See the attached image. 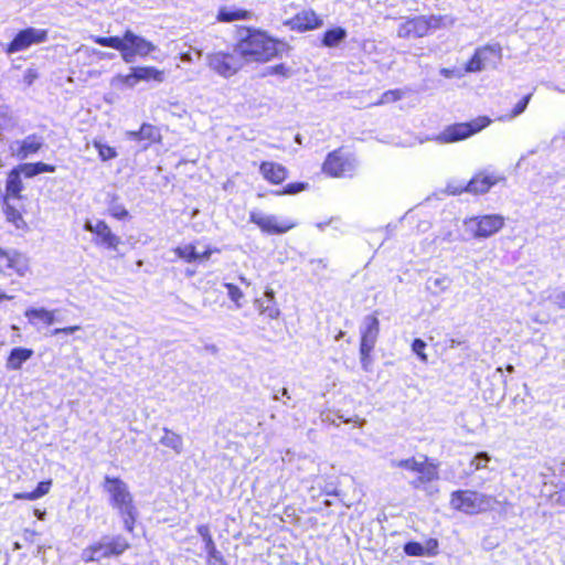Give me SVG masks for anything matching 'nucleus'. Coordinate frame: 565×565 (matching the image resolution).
Segmentation results:
<instances>
[{
    "label": "nucleus",
    "mask_w": 565,
    "mask_h": 565,
    "mask_svg": "<svg viewBox=\"0 0 565 565\" xmlns=\"http://www.w3.org/2000/svg\"><path fill=\"white\" fill-rule=\"evenodd\" d=\"M307 188V184L303 182H296L287 184L282 191L277 192V194H297L303 191Z\"/></svg>",
    "instance_id": "nucleus-48"
},
{
    "label": "nucleus",
    "mask_w": 565,
    "mask_h": 565,
    "mask_svg": "<svg viewBox=\"0 0 565 565\" xmlns=\"http://www.w3.org/2000/svg\"><path fill=\"white\" fill-rule=\"evenodd\" d=\"M450 284V278L445 275L439 277H429L426 281V289L434 295H439L446 291Z\"/></svg>",
    "instance_id": "nucleus-30"
},
{
    "label": "nucleus",
    "mask_w": 565,
    "mask_h": 565,
    "mask_svg": "<svg viewBox=\"0 0 565 565\" xmlns=\"http://www.w3.org/2000/svg\"><path fill=\"white\" fill-rule=\"evenodd\" d=\"M23 190V184L21 180V174L15 170L12 169L7 178L6 183V191H7V198H20V193Z\"/></svg>",
    "instance_id": "nucleus-29"
},
{
    "label": "nucleus",
    "mask_w": 565,
    "mask_h": 565,
    "mask_svg": "<svg viewBox=\"0 0 565 565\" xmlns=\"http://www.w3.org/2000/svg\"><path fill=\"white\" fill-rule=\"evenodd\" d=\"M502 58L500 44H486L478 47L465 66L467 73H478L488 68H495Z\"/></svg>",
    "instance_id": "nucleus-6"
},
{
    "label": "nucleus",
    "mask_w": 565,
    "mask_h": 565,
    "mask_svg": "<svg viewBox=\"0 0 565 565\" xmlns=\"http://www.w3.org/2000/svg\"><path fill=\"white\" fill-rule=\"evenodd\" d=\"M34 514L36 515L38 519L43 520L45 516V511H40V510L35 509Z\"/></svg>",
    "instance_id": "nucleus-63"
},
{
    "label": "nucleus",
    "mask_w": 565,
    "mask_h": 565,
    "mask_svg": "<svg viewBox=\"0 0 565 565\" xmlns=\"http://www.w3.org/2000/svg\"><path fill=\"white\" fill-rule=\"evenodd\" d=\"M402 98V92L399 89L387 90L382 94L376 105H383L392 102L399 100Z\"/></svg>",
    "instance_id": "nucleus-46"
},
{
    "label": "nucleus",
    "mask_w": 565,
    "mask_h": 565,
    "mask_svg": "<svg viewBox=\"0 0 565 565\" xmlns=\"http://www.w3.org/2000/svg\"><path fill=\"white\" fill-rule=\"evenodd\" d=\"M126 136L129 140L140 141L141 135H139V130H130L126 132Z\"/></svg>",
    "instance_id": "nucleus-59"
},
{
    "label": "nucleus",
    "mask_w": 565,
    "mask_h": 565,
    "mask_svg": "<svg viewBox=\"0 0 565 565\" xmlns=\"http://www.w3.org/2000/svg\"><path fill=\"white\" fill-rule=\"evenodd\" d=\"M424 547H425L426 555L434 556L437 554L438 542H437V540L430 539L429 541H427V543Z\"/></svg>",
    "instance_id": "nucleus-53"
},
{
    "label": "nucleus",
    "mask_w": 565,
    "mask_h": 565,
    "mask_svg": "<svg viewBox=\"0 0 565 565\" xmlns=\"http://www.w3.org/2000/svg\"><path fill=\"white\" fill-rule=\"evenodd\" d=\"M109 41V36L106 38V36H95L94 38V42L102 45V46H106L108 47V42Z\"/></svg>",
    "instance_id": "nucleus-60"
},
{
    "label": "nucleus",
    "mask_w": 565,
    "mask_h": 565,
    "mask_svg": "<svg viewBox=\"0 0 565 565\" xmlns=\"http://www.w3.org/2000/svg\"><path fill=\"white\" fill-rule=\"evenodd\" d=\"M279 394H282V396H287V397H289V396H288V390H287V388H285V387H284V388H281V390H279V391H277V392L273 395V398H274V399H276V401H278V399H279Z\"/></svg>",
    "instance_id": "nucleus-61"
},
{
    "label": "nucleus",
    "mask_w": 565,
    "mask_h": 565,
    "mask_svg": "<svg viewBox=\"0 0 565 565\" xmlns=\"http://www.w3.org/2000/svg\"><path fill=\"white\" fill-rule=\"evenodd\" d=\"M174 254L186 263H195L199 260V250L194 244H185L173 249Z\"/></svg>",
    "instance_id": "nucleus-33"
},
{
    "label": "nucleus",
    "mask_w": 565,
    "mask_h": 565,
    "mask_svg": "<svg viewBox=\"0 0 565 565\" xmlns=\"http://www.w3.org/2000/svg\"><path fill=\"white\" fill-rule=\"evenodd\" d=\"M109 213L117 220H122L128 215V211L122 205H113L109 207Z\"/></svg>",
    "instance_id": "nucleus-51"
},
{
    "label": "nucleus",
    "mask_w": 565,
    "mask_h": 565,
    "mask_svg": "<svg viewBox=\"0 0 565 565\" xmlns=\"http://www.w3.org/2000/svg\"><path fill=\"white\" fill-rule=\"evenodd\" d=\"M491 460V456L486 452L481 451L478 452L471 460L470 466L473 467L475 470H481L487 468V463Z\"/></svg>",
    "instance_id": "nucleus-42"
},
{
    "label": "nucleus",
    "mask_w": 565,
    "mask_h": 565,
    "mask_svg": "<svg viewBox=\"0 0 565 565\" xmlns=\"http://www.w3.org/2000/svg\"><path fill=\"white\" fill-rule=\"evenodd\" d=\"M160 444L172 449L177 455L183 451L182 436L168 428H163V436L160 438Z\"/></svg>",
    "instance_id": "nucleus-28"
},
{
    "label": "nucleus",
    "mask_w": 565,
    "mask_h": 565,
    "mask_svg": "<svg viewBox=\"0 0 565 565\" xmlns=\"http://www.w3.org/2000/svg\"><path fill=\"white\" fill-rule=\"evenodd\" d=\"M33 355V350L26 348H14L11 350L6 367L8 370H20L22 364L26 362Z\"/></svg>",
    "instance_id": "nucleus-24"
},
{
    "label": "nucleus",
    "mask_w": 565,
    "mask_h": 565,
    "mask_svg": "<svg viewBox=\"0 0 565 565\" xmlns=\"http://www.w3.org/2000/svg\"><path fill=\"white\" fill-rule=\"evenodd\" d=\"M426 348V343L422 339H415L412 344V350L417 356L423 361H427V355L424 350Z\"/></svg>",
    "instance_id": "nucleus-47"
},
{
    "label": "nucleus",
    "mask_w": 565,
    "mask_h": 565,
    "mask_svg": "<svg viewBox=\"0 0 565 565\" xmlns=\"http://www.w3.org/2000/svg\"><path fill=\"white\" fill-rule=\"evenodd\" d=\"M404 552L405 554L409 556H424L425 547L418 542H408L404 545Z\"/></svg>",
    "instance_id": "nucleus-44"
},
{
    "label": "nucleus",
    "mask_w": 565,
    "mask_h": 565,
    "mask_svg": "<svg viewBox=\"0 0 565 565\" xmlns=\"http://www.w3.org/2000/svg\"><path fill=\"white\" fill-rule=\"evenodd\" d=\"M95 545L99 555V559L110 556H118L129 547L127 540L120 535L103 536L98 542L95 543Z\"/></svg>",
    "instance_id": "nucleus-14"
},
{
    "label": "nucleus",
    "mask_w": 565,
    "mask_h": 565,
    "mask_svg": "<svg viewBox=\"0 0 565 565\" xmlns=\"http://www.w3.org/2000/svg\"><path fill=\"white\" fill-rule=\"evenodd\" d=\"M547 299L558 309H565V289L556 288L547 297Z\"/></svg>",
    "instance_id": "nucleus-41"
},
{
    "label": "nucleus",
    "mask_w": 565,
    "mask_h": 565,
    "mask_svg": "<svg viewBox=\"0 0 565 565\" xmlns=\"http://www.w3.org/2000/svg\"><path fill=\"white\" fill-rule=\"evenodd\" d=\"M51 486H52L51 480L41 481L38 484V487L35 488V490L33 491L35 499H40V498L44 497L45 494H47L50 492Z\"/></svg>",
    "instance_id": "nucleus-49"
},
{
    "label": "nucleus",
    "mask_w": 565,
    "mask_h": 565,
    "mask_svg": "<svg viewBox=\"0 0 565 565\" xmlns=\"http://www.w3.org/2000/svg\"><path fill=\"white\" fill-rule=\"evenodd\" d=\"M255 305L260 315H265L270 319H277L280 315L275 301V292L273 289L265 290L264 298L256 299Z\"/></svg>",
    "instance_id": "nucleus-22"
},
{
    "label": "nucleus",
    "mask_w": 565,
    "mask_h": 565,
    "mask_svg": "<svg viewBox=\"0 0 565 565\" xmlns=\"http://www.w3.org/2000/svg\"><path fill=\"white\" fill-rule=\"evenodd\" d=\"M84 230L95 234V243L106 247L107 249L117 250L121 243L120 237L114 234L110 227L104 221L98 220L95 223L92 221H86L84 224Z\"/></svg>",
    "instance_id": "nucleus-11"
},
{
    "label": "nucleus",
    "mask_w": 565,
    "mask_h": 565,
    "mask_svg": "<svg viewBox=\"0 0 565 565\" xmlns=\"http://www.w3.org/2000/svg\"><path fill=\"white\" fill-rule=\"evenodd\" d=\"M440 74L446 77V78H451V77H455V76H460L459 73H456L455 70H450V68H441L440 70Z\"/></svg>",
    "instance_id": "nucleus-58"
},
{
    "label": "nucleus",
    "mask_w": 565,
    "mask_h": 565,
    "mask_svg": "<svg viewBox=\"0 0 565 565\" xmlns=\"http://www.w3.org/2000/svg\"><path fill=\"white\" fill-rule=\"evenodd\" d=\"M250 15L252 13L244 9L236 7H222L217 13V20L220 22H233L236 20H247Z\"/></svg>",
    "instance_id": "nucleus-27"
},
{
    "label": "nucleus",
    "mask_w": 565,
    "mask_h": 565,
    "mask_svg": "<svg viewBox=\"0 0 565 565\" xmlns=\"http://www.w3.org/2000/svg\"><path fill=\"white\" fill-rule=\"evenodd\" d=\"M43 146V140L36 135H29L23 140L14 141L10 149L18 159L24 160L36 153Z\"/></svg>",
    "instance_id": "nucleus-17"
},
{
    "label": "nucleus",
    "mask_w": 565,
    "mask_h": 565,
    "mask_svg": "<svg viewBox=\"0 0 565 565\" xmlns=\"http://www.w3.org/2000/svg\"><path fill=\"white\" fill-rule=\"evenodd\" d=\"M102 487L109 495V504L122 519L124 527L131 532L138 516V510L128 484L118 477L105 476Z\"/></svg>",
    "instance_id": "nucleus-2"
},
{
    "label": "nucleus",
    "mask_w": 565,
    "mask_h": 565,
    "mask_svg": "<svg viewBox=\"0 0 565 565\" xmlns=\"http://www.w3.org/2000/svg\"><path fill=\"white\" fill-rule=\"evenodd\" d=\"M13 498L15 500H30V501L36 500L33 491L32 492H18V493L13 494Z\"/></svg>",
    "instance_id": "nucleus-57"
},
{
    "label": "nucleus",
    "mask_w": 565,
    "mask_h": 565,
    "mask_svg": "<svg viewBox=\"0 0 565 565\" xmlns=\"http://www.w3.org/2000/svg\"><path fill=\"white\" fill-rule=\"evenodd\" d=\"M321 22V19L312 10H303L292 19L294 26L300 30L316 29Z\"/></svg>",
    "instance_id": "nucleus-23"
},
{
    "label": "nucleus",
    "mask_w": 565,
    "mask_h": 565,
    "mask_svg": "<svg viewBox=\"0 0 565 565\" xmlns=\"http://www.w3.org/2000/svg\"><path fill=\"white\" fill-rule=\"evenodd\" d=\"M81 558L85 563L100 561L95 543L82 551Z\"/></svg>",
    "instance_id": "nucleus-45"
},
{
    "label": "nucleus",
    "mask_w": 565,
    "mask_h": 565,
    "mask_svg": "<svg viewBox=\"0 0 565 565\" xmlns=\"http://www.w3.org/2000/svg\"><path fill=\"white\" fill-rule=\"evenodd\" d=\"M532 98V94H527L526 96H524L515 106L514 108L512 109L511 113L507 114V115H502L500 117L497 118V120L499 121H511L513 120L514 118H516L518 116H520L521 114H523L530 103Z\"/></svg>",
    "instance_id": "nucleus-35"
},
{
    "label": "nucleus",
    "mask_w": 565,
    "mask_h": 565,
    "mask_svg": "<svg viewBox=\"0 0 565 565\" xmlns=\"http://www.w3.org/2000/svg\"><path fill=\"white\" fill-rule=\"evenodd\" d=\"M259 170L264 179L274 184H279L287 178V169L273 161H264Z\"/></svg>",
    "instance_id": "nucleus-21"
},
{
    "label": "nucleus",
    "mask_w": 565,
    "mask_h": 565,
    "mask_svg": "<svg viewBox=\"0 0 565 565\" xmlns=\"http://www.w3.org/2000/svg\"><path fill=\"white\" fill-rule=\"evenodd\" d=\"M0 264L7 269H12L20 276H24L29 270L28 258L17 250L6 252L0 248Z\"/></svg>",
    "instance_id": "nucleus-18"
},
{
    "label": "nucleus",
    "mask_w": 565,
    "mask_h": 565,
    "mask_svg": "<svg viewBox=\"0 0 565 565\" xmlns=\"http://www.w3.org/2000/svg\"><path fill=\"white\" fill-rule=\"evenodd\" d=\"M220 253V249L216 247L206 246L204 250L199 252V260L198 262H206L211 258L212 254Z\"/></svg>",
    "instance_id": "nucleus-52"
},
{
    "label": "nucleus",
    "mask_w": 565,
    "mask_h": 565,
    "mask_svg": "<svg viewBox=\"0 0 565 565\" xmlns=\"http://www.w3.org/2000/svg\"><path fill=\"white\" fill-rule=\"evenodd\" d=\"M108 47L115 49L120 52L121 57L124 61H129V51H128V43L126 41V32L124 33L122 38L119 36H109L108 41Z\"/></svg>",
    "instance_id": "nucleus-37"
},
{
    "label": "nucleus",
    "mask_w": 565,
    "mask_h": 565,
    "mask_svg": "<svg viewBox=\"0 0 565 565\" xmlns=\"http://www.w3.org/2000/svg\"><path fill=\"white\" fill-rule=\"evenodd\" d=\"M249 220L268 234H282L295 227V223L290 221L280 222L277 216L268 215L260 211H252Z\"/></svg>",
    "instance_id": "nucleus-10"
},
{
    "label": "nucleus",
    "mask_w": 565,
    "mask_h": 565,
    "mask_svg": "<svg viewBox=\"0 0 565 565\" xmlns=\"http://www.w3.org/2000/svg\"><path fill=\"white\" fill-rule=\"evenodd\" d=\"M20 174H23L25 178H33L40 173L44 172H55L56 167L52 164H47L44 162H35V163H21L14 168Z\"/></svg>",
    "instance_id": "nucleus-26"
},
{
    "label": "nucleus",
    "mask_w": 565,
    "mask_h": 565,
    "mask_svg": "<svg viewBox=\"0 0 565 565\" xmlns=\"http://www.w3.org/2000/svg\"><path fill=\"white\" fill-rule=\"evenodd\" d=\"M492 120L487 116H480L468 122L454 124L446 127L434 140L439 143H452L465 140L488 127Z\"/></svg>",
    "instance_id": "nucleus-4"
},
{
    "label": "nucleus",
    "mask_w": 565,
    "mask_h": 565,
    "mask_svg": "<svg viewBox=\"0 0 565 565\" xmlns=\"http://www.w3.org/2000/svg\"><path fill=\"white\" fill-rule=\"evenodd\" d=\"M355 168V160L342 153L341 150L329 153L322 167L324 173L335 178L350 177Z\"/></svg>",
    "instance_id": "nucleus-8"
},
{
    "label": "nucleus",
    "mask_w": 565,
    "mask_h": 565,
    "mask_svg": "<svg viewBox=\"0 0 565 565\" xmlns=\"http://www.w3.org/2000/svg\"><path fill=\"white\" fill-rule=\"evenodd\" d=\"M139 135H141V140H148L150 142H154L160 138L158 129L149 124H143L140 127Z\"/></svg>",
    "instance_id": "nucleus-40"
},
{
    "label": "nucleus",
    "mask_w": 565,
    "mask_h": 565,
    "mask_svg": "<svg viewBox=\"0 0 565 565\" xmlns=\"http://www.w3.org/2000/svg\"><path fill=\"white\" fill-rule=\"evenodd\" d=\"M206 565H227L224 556L218 550H215V556L207 554L206 556Z\"/></svg>",
    "instance_id": "nucleus-50"
},
{
    "label": "nucleus",
    "mask_w": 565,
    "mask_h": 565,
    "mask_svg": "<svg viewBox=\"0 0 565 565\" xmlns=\"http://www.w3.org/2000/svg\"><path fill=\"white\" fill-rule=\"evenodd\" d=\"M198 533L200 534V536L202 537V540L204 542V548H205L206 554H211L212 556L213 555L215 556V550H217V548H216V545H215L213 537L210 533V527L205 524H202V525L198 526Z\"/></svg>",
    "instance_id": "nucleus-36"
},
{
    "label": "nucleus",
    "mask_w": 565,
    "mask_h": 565,
    "mask_svg": "<svg viewBox=\"0 0 565 565\" xmlns=\"http://www.w3.org/2000/svg\"><path fill=\"white\" fill-rule=\"evenodd\" d=\"M380 332V322L375 316H366L361 327L360 354L366 359L373 350Z\"/></svg>",
    "instance_id": "nucleus-12"
},
{
    "label": "nucleus",
    "mask_w": 565,
    "mask_h": 565,
    "mask_svg": "<svg viewBox=\"0 0 565 565\" xmlns=\"http://www.w3.org/2000/svg\"><path fill=\"white\" fill-rule=\"evenodd\" d=\"M420 461L422 460H417L416 458L412 457L408 459H403V460H397V461L394 460V461H392V465L395 467L406 469L412 472H416V470H418Z\"/></svg>",
    "instance_id": "nucleus-43"
},
{
    "label": "nucleus",
    "mask_w": 565,
    "mask_h": 565,
    "mask_svg": "<svg viewBox=\"0 0 565 565\" xmlns=\"http://www.w3.org/2000/svg\"><path fill=\"white\" fill-rule=\"evenodd\" d=\"M4 214L6 218L9 223H12L18 230H25L26 222L24 221L21 213L11 206L8 202V199H4Z\"/></svg>",
    "instance_id": "nucleus-31"
},
{
    "label": "nucleus",
    "mask_w": 565,
    "mask_h": 565,
    "mask_svg": "<svg viewBox=\"0 0 565 565\" xmlns=\"http://www.w3.org/2000/svg\"><path fill=\"white\" fill-rule=\"evenodd\" d=\"M415 473H417L418 477L411 481L412 487L415 489H422L427 483L438 479L437 467L428 462L426 458L420 461L418 470H416Z\"/></svg>",
    "instance_id": "nucleus-20"
},
{
    "label": "nucleus",
    "mask_w": 565,
    "mask_h": 565,
    "mask_svg": "<svg viewBox=\"0 0 565 565\" xmlns=\"http://www.w3.org/2000/svg\"><path fill=\"white\" fill-rule=\"evenodd\" d=\"M500 180H502V178L492 174L479 173L476 177H473L466 186L448 185V191L451 194H460L463 191L473 194H483L488 192L491 189V186L497 184Z\"/></svg>",
    "instance_id": "nucleus-13"
},
{
    "label": "nucleus",
    "mask_w": 565,
    "mask_h": 565,
    "mask_svg": "<svg viewBox=\"0 0 565 565\" xmlns=\"http://www.w3.org/2000/svg\"><path fill=\"white\" fill-rule=\"evenodd\" d=\"M126 41L128 43L127 47L130 53L129 61H125L126 63H132L136 56H148L151 52L157 50V46L146 40L142 36L135 34L132 31H126Z\"/></svg>",
    "instance_id": "nucleus-16"
},
{
    "label": "nucleus",
    "mask_w": 565,
    "mask_h": 565,
    "mask_svg": "<svg viewBox=\"0 0 565 565\" xmlns=\"http://www.w3.org/2000/svg\"><path fill=\"white\" fill-rule=\"evenodd\" d=\"M285 49V43L276 41L265 32L256 29H242L238 32L234 51L244 62H267L279 55Z\"/></svg>",
    "instance_id": "nucleus-1"
},
{
    "label": "nucleus",
    "mask_w": 565,
    "mask_h": 565,
    "mask_svg": "<svg viewBox=\"0 0 565 565\" xmlns=\"http://www.w3.org/2000/svg\"><path fill=\"white\" fill-rule=\"evenodd\" d=\"M94 147L98 150L99 158L103 161H107L117 157V151L115 148L103 143L102 141H94Z\"/></svg>",
    "instance_id": "nucleus-39"
},
{
    "label": "nucleus",
    "mask_w": 565,
    "mask_h": 565,
    "mask_svg": "<svg viewBox=\"0 0 565 565\" xmlns=\"http://www.w3.org/2000/svg\"><path fill=\"white\" fill-rule=\"evenodd\" d=\"M455 21H456V19L448 14L426 17L427 32L429 30L449 28V26L454 25Z\"/></svg>",
    "instance_id": "nucleus-34"
},
{
    "label": "nucleus",
    "mask_w": 565,
    "mask_h": 565,
    "mask_svg": "<svg viewBox=\"0 0 565 565\" xmlns=\"http://www.w3.org/2000/svg\"><path fill=\"white\" fill-rule=\"evenodd\" d=\"M205 60L209 68L223 78L234 76L244 65L242 57L234 50L207 53Z\"/></svg>",
    "instance_id": "nucleus-5"
},
{
    "label": "nucleus",
    "mask_w": 565,
    "mask_h": 565,
    "mask_svg": "<svg viewBox=\"0 0 565 565\" xmlns=\"http://www.w3.org/2000/svg\"><path fill=\"white\" fill-rule=\"evenodd\" d=\"M181 61L185 63H191L193 61L190 52H184L181 54Z\"/></svg>",
    "instance_id": "nucleus-62"
},
{
    "label": "nucleus",
    "mask_w": 565,
    "mask_h": 565,
    "mask_svg": "<svg viewBox=\"0 0 565 565\" xmlns=\"http://www.w3.org/2000/svg\"><path fill=\"white\" fill-rule=\"evenodd\" d=\"M495 497L471 490H457L451 493L450 507L466 514H478L494 509Z\"/></svg>",
    "instance_id": "nucleus-3"
},
{
    "label": "nucleus",
    "mask_w": 565,
    "mask_h": 565,
    "mask_svg": "<svg viewBox=\"0 0 565 565\" xmlns=\"http://www.w3.org/2000/svg\"><path fill=\"white\" fill-rule=\"evenodd\" d=\"M38 78V73L33 68H28L23 76V82L26 86H31Z\"/></svg>",
    "instance_id": "nucleus-54"
},
{
    "label": "nucleus",
    "mask_w": 565,
    "mask_h": 565,
    "mask_svg": "<svg viewBox=\"0 0 565 565\" xmlns=\"http://www.w3.org/2000/svg\"><path fill=\"white\" fill-rule=\"evenodd\" d=\"M223 286L226 288L227 296L235 303V307L237 309L242 308V299L244 298L243 291L237 286L231 282H225L223 284Z\"/></svg>",
    "instance_id": "nucleus-38"
},
{
    "label": "nucleus",
    "mask_w": 565,
    "mask_h": 565,
    "mask_svg": "<svg viewBox=\"0 0 565 565\" xmlns=\"http://www.w3.org/2000/svg\"><path fill=\"white\" fill-rule=\"evenodd\" d=\"M427 34L426 17L420 15L399 24L397 35L399 38H422Z\"/></svg>",
    "instance_id": "nucleus-19"
},
{
    "label": "nucleus",
    "mask_w": 565,
    "mask_h": 565,
    "mask_svg": "<svg viewBox=\"0 0 565 565\" xmlns=\"http://www.w3.org/2000/svg\"><path fill=\"white\" fill-rule=\"evenodd\" d=\"M25 317L33 326H36L39 322L51 326L55 322V311H50L45 308H29L25 311Z\"/></svg>",
    "instance_id": "nucleus-25"
},
{
    "label": "nucleus",
    "mask_w": 565,
    "mask_h": 565,
    "mask_svg": "<svg viewBox=\"0 0 565 565\" xmlns=\"http://www.w3.org/2000/svg\"><path fill=\"white\" fill-rule=\"evenodd\" d=\"M270 74H276V75H282V76H289L290 75V71L289 68H287L284 64H278V65H275L273 67H270Z\"/></svg>",
    "instance_id": "nucleus-56"
},
{
    "label": "nucleus",
    "mask_w": 565,
    "mask_h": 565,
    "mask_svg": "<svg viewBox=\"0 0 565 565\" xmlns=\"http://www.w3.org/2000/svg\"><path fill=\"white\" fill-rule=\"evenodd\" d=\"M46 38L47 32L45 30L26 28L14 36V39L4 49V52L10 55L24 51L33 44L46 41Z\"/></svg>",
    "instance_id": "nucleus-9"
},
{
    "label": "nucleus",
    "mask_w": 565,
    "mask_h": 565,
    "mask_svg": "<svg viewBox=\"0 0 565 565\" xmlns=\"http://www.w3.org/2000/svg\"><path fill=\"white\" fill-rule=\"evenodd\" d=\"M79 329H81L79 326H72V327H66V328H56V329L51 331V334L52 335L72 334V333H74L75 331H77Z\"/></svg>",
    "instance_id": "nucleus-55"
},
{
    "label": "nucleus",
    "mask_w": 565,
    "mask_h": 565,
    "mask_svg": "<svg viewBox=\"0 0 565 565\" xmlns=\"http://www.w3.org/2000/svg\"><path fill=\"white\" fill-rule=\"evenodd\" d=\"M120 81L129 87H134L138 82L154 81L158 83L163 82L164 74L162 71L152 66L132 67L131 73L126 76H120Z\"/></svg>",
    "instance_id": "nucleus-15"
},
{
    "label": "nucleus",
    "mask_w": 565,
    "mask_h": 565,
    "mask_svg": "<svg viewBox=\"0 0 565 565\" xmlns=\"http://www.w3.org/2000/svg\"><path fill=\"white\" fill-rule=\"evenodd\" d=\"M475 237L486 238L498 233L504 225V217L499 214L476 216L465 222Z\"/></svg>",
    "instance_id": "nucleus-7"
},
{
    "label": "nucleus",
    "mask_w": 565,
    "mask_h": 565,
    "mask_svg": "<svg viewBox=\"0 0 565 565\" xmlns=\"http://www.w3.org/2000/svg\"><path fill=\"white\" fill-rule=\"evenodd\" d=\"M361 363H362V367L364 370H367L369 356L366 359H364L363 355H361Z\"/></svg>",
    "instance_id": "nucleus-64"
},
{
    "label": "nucleus",
    "mask_w": 565,
    "mask_h": 565,
    "mask_svg": "<svg viewBox=\"0 0 565 565\" xmlns=\"http://www.w3.org/2000/svg\"><path fill=\"white\" fill-rule=\"evenodd\" d=\"M347 38V31L343 28H334L328 30L324 35L322 43L324 46L334 47L339 45Z\"/></svg>",
    "instance_id": "nucleus-32"
}]
</instances>
